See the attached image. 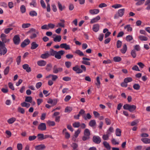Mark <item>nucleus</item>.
<instances>
[{
    "instance_id": "nucleus-14",
    "label": "nucleus",
    "mask_w": 150,
    "mask_h": 150,
    "mask_svg": "<svg viewBox=\"0 0 150 150\" xmlns=\"http://www.w3.org/2000/svg\"><path fill=\"white\" fill-rule=\"evenodd\" d=\"M60 47L62 48H64L66 50H70V46L69 45H67L66 43H62L60 44Z\"/></svg>"
},
{
    "instance_id": "nucleus-60",
    "label": "nucleus",
    "mask_w": 150,
    "mask_h": 150,
    "mask_svg": "<svg viewBox=\"0 0 150 150\" xmlns=\"http://www.w3.org/2000/svg\"><path fill=\"white\" fill-rule=\"evenodd\" d=\"M122 44V42L120 40H118L117 42V48H119L121 47Z\"/></svg>"
},
{
    "instance_id": "nucleus-13",
    "label": "nucleus",
    "mask_w": 150,
    "mask_h": 150,
    "mask_svg": "<svg viewBox=\"0 0 150 150\" xmlns=\"http://www.w3.org/2000/svg\"><path fill=\"white\" fill-rule=\"evenodd\" d=\"M23 68L27 72H29L31 71V69L28 64H25L23 65Z\"/></svg>"
},
{
    "instance_id": "nucleus-9",
    "label": "nucleus",
    "mask_w": 150,
    "mask_h": 150,
    "mask_svg": "<svg viewBox=\"0 0 150 150\" xmlns=\"http://www.w3.org/2000/svg\"><path fill=\"white\" fill-rule=\"evenodd\" d=\"M83 60L82 61L81 63L83 64L88 66H90L91 65L90 62L87 61L90 60V59L89 58L86 57H83L82 58Z\"/></svg>"
},
{
    "instance_id": "nucleus-52",
    "label": "nucleus",
    "mask_w": 150,
    "mask_h": 150,
    "mask_svg": "<svg viewBox=\"0 0 150 150\" xmlns=\"http://www.w3.org/2000/svg\"><path fill=\"white\" fill-rule=\"evenodd\" d=\"M122 6V5L120 4H116L113 5V8L115 9L118 8Z\"/></svg>"
},
{
    "instance_id": "nucleus-31",
    "label": "nucleus",
    "mask_w": 150,
    "mask_h": 150,
    "mask_svg": "<svg viewBox=\"0 0 150 150\" xmlns=\"http://www.w3.org/2000/svg\"><path fill=\"white\" fill-rule=\"evenodd\" d=\"M16 120V119L14 117H12L7 120V122L9 124L13 123Z\"/></svg>"
},
{
    "instance_id": "nucleus-2",
    "label": "nucleus",
    "mask_w": 150,
    "mask_h": 150,
    "mask_svg": "<svg viewBox=\"0 0 150 150\" xmlns=\"http://www.w3.org/2000/svg\"><path fill=\"white\" fill-rule=\"evenodd\" d=\"M123 107L124 109L128 110L130 112H132L136 108V106L135 105H130L127 104L124 105Z\"/></svg>"
},
{
    "instance_id": "nucleus-23",
    "label": "nucleus",
    "mask_w": 150,
    "mask_h": 150,
    "mask_svg": "<svg viewBox=\"0 0 150 150\" xmlns=\"http://www.w3.org/2000/svg\"><path fill=\"white\" fill-rule=\"evenodd\" d=\"M141 140L144 144H150V139L147 138H143L141 139Z\"/></svg>"
},
{
    "instance_id": "nucleus-18",
    "label": "nucleus",
    "mask_w": 150,
    "mask_h": 150,
    "mask_svg": "<svg viewBox=\"0 0 150 150\" xmlns=\"http://www.w3.org/2000/svg\"><path fill=\"white\" fill-rule=\"evenodd\" d=\"M90 13L92 15L96 14L99 12V11L98 9H94L90 10Z\"/></svg>"
},
{
    "instance_id": "nucleus-33",
    "label": "nucleus",
    "mask_w": 150,
    "mask_h": 150,
    "mask_svg": "<svg viewBox=\"0 0 150 150\" xmlns=\"http://www.w3.org/2000/svg\"><path fill=\"white\" fill-rule=\"evenodd\" d=\"M20 9L21 12L22 13H25L26 11V8L24 5H22L21 6Z\"/></svg>"
},
{
    "instance_id": "nucleus-48",
    "label": "nucleus",
    "mask_w": 150,
    "mask_h": 150,
    "mask_svg": "<svg viewBox=\"0 0 150 150\" xmlns=\"http://www.w3.org/2000/svg\"><path fill=\"white\" fill-rule=\"evenodd\" d=\"M18 111L21 113L23 114L25 113L24 109L21 107H18Z\"/></svg>"
},
{
    "instance_id": "nucleus-37",
    "label": "nucleus",
    "mask_w": 150,
    "mask_h": 150,
    "mask_svg": "<svg viewBox=\"0 0 150 150\" xmlns=\"http://www.w3.org/2000/svg\"><path fill=\"white\" fill-rule=\"evenodd\" d=\"M52 66L51 64H49L46 65V69L47 71H50L52 68Z\"/></svg>"
},
{
    "instance_id": "nucleus-61",
    "label": "nucleus",
    "mask_w": 150,
    "mask_h": 150,
    "mask_svg": "<svg viewBox=\"0 0 150 150\" xmlns=\"http://www.w3.org/2000/svg\"><path fill=\"white\" fill-rule=\"evenodd\" d=\"M23 148L22 145L21 143L18 144L17 145V148L18 150H22Z\"/></svg>"
},
{
    "instance_id": "nucleus-51",
    "label": "nucleus",
    "mask_w": 150,
    "mask_h": 150,
    "mask_svg": "<svg viewBox=\"0 0 150 150\" xmlns=\"http://www.w3.org/2000/svg\"><path fill=\"white\" fill-rule=\"evenodd\" d=\"M57 51L54 50L53 49H51L50 50V55L54 56Z\"/></svg>"
},
{
    "instance_id": "nucleus-57",
    "label": "nucleus",
    "mask_w": 150,
    "mask_h": 150,
    "mask_svg": "<svg viewBox=\"0 0 150 150\" xmlns=\"http://www.w3.org/2000/svg\"><path fill=\"white\" fill-rule=\"evenodd\" d=\"M30 6H33V7H35L36 6L37 4L35 0H32V1L30 4Z\"/></svg>"
},
{
    "instance_id": "nucleus-53",
    "label": "nucleus",
    "mask_w": 150,
    "mask_h": 150,
    "mask_svg": "<svg viewBox=\"0 0 150 150\" xmlns=\"http://www.w3.org/2000/svg\"><path fill=\"white\" fill-rule=\"evenodd\" d=\"M112 132V127H111L107 131L106 134L109 136L111 134Z\"/></svg>"
},
{
    "instance_id": "nucleus-46",
    "label": "nucleus",
    "mask_w": 150,
    "mask_h": 150,
    "mask_svg": "<svg viewBox=\"0 0 150 150\" xmlns=\"http://www.w3.org/2000/svg\"><path fill=\"white\" fill-rule=\"evenodd\" d=\"M132 81V79L131 77H127L124 79V82L127 83L131 82Z\"/></svg>"
},
{
    "instance_id": "nucleus-34",
    "label": "nucleus",
    "mask_w": 150,
    "mask_h": 150,
    "mask_svg": "<svg viewBox=\"0 0 150 150\" xmlns=\"http://www.w3.org/2000/svg\"><path fill=\"white\" fill-rule=\"evenodd\" d=\"M121 132V130L120 129L117 128L115 131V134L117 136H120Z\"/></svg>"
},
{
    "instance_id": "nucleus-25",
    "label": "nucleus",
    "mask_w": 150,
    "mask_h": 150,
    "mask_svg": "<svg viewBox=\"0 0 150 150\" xmlns=\"http://www.w3.org/2000/svg\"><path fill=\"white\" fill-rule=\"evenodd\" d=\"M62 39L60 35H57L56 37L53 39V40L55 42H59Z\"/></svg>"
},
{
    "instance_id": "nucleus-38",
    "label": "nucleus",
    "mask_w": 150,
    "mask_h": 150,
    "mask_svg": "<svg viewBox=\"0 0 150 150\" xmlns=\"http://www.w3.org/2000/svg\"><path fill=\"white\" fill-rule=\"evenodd\" d=\"M32 101V98L31 96H27L25 98V101L31 103Z\"/></svg>"
},
{
    "instance_id": "nucleus-29",
    "label": "nucleus",
    "mask_w": 150,
    "mask_h": 150,
    "mask_svg": "<svg viewBox=\"0 0 150 150\" xmlns=\"http://www.w3.org/2000/svg\"><path fill=\"white\" fill-rule=\"evenodd\" d=\"M75 53L78 54L80 56H85V54L83 53V52L79 50H76L75 52Z\"/></svg>"
},
{
    "instance_id": "nucleus-47",
    "label": "nucleus",
    "mask_w": 150,
    "mask_h": 150,
    "mask_svg": "<svg viewBox=\"0 0 150 150\" xmlns=\"http://www.w3.org/2000/svg\"><path fill=\"white\" fill-rule=\"evenodd\" d=\"M96 81V84L98 88H99L100 84V82L99 77L98 76L97 77Z\"/></svg>"
},
{
    "instance_id": "nucleus-15",
    "label": "nucleus",
    "mask_w": 150,
    "mask_h": 150,
    "mask_svg": "<svg viewBox=\"0 0 150 150\" xmlns=\"http://www.w3.org/2000/svg\"><path fill=\"white\" fill-rule=\"evenodd\" d=\"M100 17L99 16H98L96 17L93 18L91 19L90 21L91 23H95L97 22L98 20H100Z\"/></svg>"
},
{
    "instance_id": "nucleus-44",
    "label": "nucleus",
    "mask_w": 150,
    "mask_h": 150,
    "mask_svg": "<svg viewBox=\"0 0 150 150\" xmlns=\"http://www.w3.org/2000/svg\"><path fill=\"white\" fill-rule=\"evenodd\" d=\"M145 0H140L137 1V2L135 4L137 6H139L143 4L144 1Z\"/></svg>"
},
{
    "instance_id": "nucleus-5",
    "label": "nucleus",
    "mask_w": 150,
    "mask_h": 150,
    "mask_svg": "<svg viewBox=\"0 0 150 150\" xmlns=\"http://www.w3.org/2000/svg\"><path fill=\"white\" fill-rule=\"evenodd\" d=\"M65 53V52L64 51L62 50L57 52L54 57L57 59H59L61 58V56L63 55Z\"/></svg>"
},
{
    "instance_id": "nucleus-17",
    "label": "nucleus",
    "mask_w": 150,
    "mask_h": 150,
    "mask_svg": "<svg viewBox=\"0 0 150 150\" xmlns=\"http://www.w3.org/2000/svg\"><path fill=\"white\" fill-rule=\"evenodd\" d=\"M37 63L38 66L41 67L45 66L46 64V62L43 60L39 61Z\"/></svg>"
},
{
    "instance_id": "nucleus-3",
    "label": "nucleus",
    "mask_w": 150,
    "mask_h": 150,
    "mask_svg": "<svg viewBox=\"0 0 150 150\" xmlns=\"http://www.w3.org/2000/svg\"><path fill=\"white\" fill-rule=\"evenodd\" d=\"M125 12V9L124 8L119 9L116 14L115 15L114 18L117 19L119 17H122L124 14Z\"/></svg>"
},
{
    "instance_id": "nucleus-12",
    "label": "nucleus",
    "mask_w": 150,
    "mask_h": 150,
    "mask_svg": "<svg viewBox=\"0 0 150 150\" xmlns=\"http://www.w3.org/2000/svg\"><path fill=\"white\" fill-rule=\"evenodd\" d=\"M46 148V146L45 145L41 144L38 146H36L35 147V149L36 150H43Z\"/></svg>"
},
{
    "instance_id": "nucleus-30",
    "label": "nucleus",
    "mask_w": 150,
    "mask_h": 150,
    "mask_svg": "<svg viewBox=\"0 0 150 150\" xmlns=\"http://www.w3.org/2000/svg\"><path fill=\"white\" fill-rule=\"evenodd\" d=\"M21 106L23 107H25L27 108H29L30 106V104L25 102L21 103Z\"/></svg>"
},
{
    "instance_id": "nucleus-64",
    "label": "nucleus",
    "mask_w": 150,
    "mask_h": 150,
    "mask_svg": "<svg viewBox=\"0 0 150 150\" xmlns=\"http://www.w3.org/2000/svg\"><path fill=\"white\" fill-rule=\"evenodd\" d=\"M85 111L83 110V109H81L79 112V114L80 116L81 115H82L83 116V115H84L85 114Z\"/></svg>"
},
{
    "instance_id": "nucleus-10",
    "label": "nucleus",
    "mask_w": 150,
    "mask_h": 150,
    "mask_svg": "<svg viewBox=\"0 0 150 150\" xmlns=\"http://www.w3.org/2000/svg\"><path fill=\"white\" fill-rule=\"evenodd\" d=\"M38 129L41 131H44L46 129V126L45 123H42L38 126Z\"/></svg>"
},
{
    "instance_id": "nucleus-27",
    "label": "nucleus",
    "mask_w": 150,
    "mask_h": 150,
    "mask_svg": "<svg viewBox=\"0 0 150 150\" xmlns=\"http://www.w3.org/2000/svg\"><path fill=\"white\" fill-rule=\"evenodd\" d=\"M96 122L94 120H91L89 123V125L91 127H93L96 125Z\"/></svg>"
},
{
    "instance_id": "nucleus-42",
    "label": "nucleus",
    "mask_w": 150,
    "mask_h": 150,
    "mask_svg": "<svg viewBox=\"0 0 150 150\" xmlns=\"http://www.w3.org/2000/svg\"><path fill=\"white\" fill-rule=\"evenodd\" d=\"M13 28H8L5 29L4 30V33L6 34H8L9 33L10 31L12 30Z\"/></svg>"
},
{
    "instance_id": "nucleus-28",
    "label": "nucleus",
    "mask_w": 150,
    "mask_h": 150,
    "mask_svg": "<svg viewBox=\"0 0 150 150\" xmlns=\"http://www.w3.org/2000/svg\"><path fill=\"white\" fill-rule=\"evenodd\" d=\"M83 135L90 137V132L89 130L88 129H85L84 131Z\"/></svg>"
},
{
    "instance_id": "nucleus-6",
    "label": "nucleus",
    "mask_w": 150,
    "mask_h": 150,
    "mask_svg": "<svg viewBox=\"0 0 150 150\" xmlns=\"http://www.w3.org/2000/svg\"><path fill=\"white\" fill-rule=\"evenodd\" d=\"M7 35L4 33H2L1 34L0 36V38L2 40V43H6V42H9L10 41V39H7L6 38Z\"/></svg>"
},
{
    "instance_id": "nucleus-4",
    "label": "nucleus",
    "mask_w": 150,
    "mask_h": 150,
    "mask_svg": "<svg viewBox=\"0 0 150 150\" xmlns=\"http://www.w3.org/2000/svg\"><path fill=\"white\" fill-rule=\"evenodd\" d=\"M13 40L15 45H18L20 42L19 35H15L13 38Z\"/></svg>"
},
{
    "instance_id": "nucleus-62",
    "label": "nucleus",
    "mask_w": 150,
    "mask_h": 150,
    "mask_svg": "<svg viewBox=\"0 0 150 150\" xmlns=\"http://www.w3.org/2000/svg\"><path fill=\"white\" fill-rule=\"evenodd\" d=\"M8 85L9 88L12 90H14V88L13 85V83L11 82H9L8 83Z\"/></svg>"
},
{
    "instance_id": "nucleus-54",
    "label": "nucleus",
    "mask_w": 150,
    "mask_h": 150,
    "mask_svg": "<svg viewBox=\"0 0 150 150\" xmlns=\"http://www.w3.org/2000/svg\"><path fill=\"white\" fill-rule=\"evenodd\" d=\"M21 56H18L16 58V61L18 65H19L20 64L21 62Z\"/></svg>"
},
{
    "instance_id": "nucleus-7",
    "label": "nucleus",
    "mask_w": 150,
    "mask_h": 150,
    "mask_svg": "<svg viewBox=\"0 0 150 150\" xmlns=\"http://www.w3.org/2000/svg\"><path fill=\"white\" fill-rule=\"evenodd\" d=\"M93 141L95 144H99L101 142V139L99 136L94 135L93 137Z\"/></svg>"
},
{
    "instance_id": "nucleus-16",
    "label": "nucleus",
    "mask_w": 150,
    "mask_h": 150,
    "mask_svg": "<svg viewBox=\"0 0 150 150\" xmlns=\"http://www.w3.org/2000/svg\"><path fill=\"white\" fill-rule=\"evenodd\" d=\"M31 45L30 49L32 50L35 49L38 47L39 46L35 42H32Z\"/></svg>"
},
{
    "instance_id": "nucleus-35",
    "label": "nucleus",
    "mask_w": 150,
    "mask_h": 150,
    "mask_svg": "<svg viewBox=\"0 0 150 150\" xmlns=\"http://www.w3.org/2000/svg\"><path fill=\"white\" fill-rule=\"evenodd\" d=\"M29 14L30 16L32 17L36 16L37 15V13L34 11H30Z\"/></svg>"
},
{
    "instance_id": "nucleus-55",
    "label": "nucleus",
    "mask_w": 150,
    "mask_h": 150,
    "mask_svg": "<svg viewBox=\"0 0 150 150\" xmlns=\"http://www.w3.org/2000/svg\"><path fill=\"white\" fill-rule=\"evenodd\" d=\"M134 49L135 50L139 51L140 50L141 48L139 45H136L134 46Z\"/></svg>"
},
{
    "instance_id": "nucleus-58",
    "label": "nucleus",
    "mask_w": 150,
    "mask_h": 150,
    "mask_svg": "<svg viewBox=\"0 0 150 150\" xmlns=\"http://www.w3.org/2000/svg\"><path fill=\"white\" fill-rule=\"evenodd\" d=\"M47 124L49 126H54L55 125V123L54 121H51L50 120L48 121L47 122Z\"/></svg>"
},
{
    "instance_id": "nucleus-11",
    "label": "nucleus",
    "mask_w": 150,
    "mask_h": 150,
    "mask_svg": "<svg viewBox=\"0 0 150 150\" xmlns=\"http://www.w3.org/2000/svg\"><path fill=\"white\" fill-rule=\"evenodd\" d=\"M30 42V40L28 39H27L25 40L22 43L21 45V47L23 48L25 47L29 44Z\"/></svg>"
},
{
    "instance_id": "nucleus-8",
    "label": "nucleus",
    "mask_w": 150,
    "mask_h": 150,
    "mask_svg": "<svg viewBox=\"0 0 150 150\" xmlns=\"http://www.w3.org/2000/svg\"><path fill=\"white\" fill-rule=\"evenodd\" d=\"M53 73L54 74H57L59 72H60L62 71V69L61 67H57L56 65L54 66L53 68Z\"/></svg>"
},
{
    "instance_id": "nucleus-50",
    "label": "nucleus",
    "mask_w": 150,
    "mask_h": 150,
    "mask_svg": "<svg viewBox=\"0 0 150 150\" xmlns=\"http://www.w3.org/2000/svg\"><path fill=\"white\" fill-rule=\"evenodd\" d=\"M134 88L136 90H139L140 88V86L138 84H134L133 86Z\"/></svg>"
},
{
    "instance_id": "nucleus-63",
    "label": "nucleus",
    "mask_w": 150,
    "mask_h": 150,
    "mask_svg": "<svg viewBox=\"0 0 150 150\" xmlns=\"http://www.w3.org/2000/svg\"><path fill=\"white\" fill-rule=\"evenodd\" d=\"M133 39L132 37L130 35H128L126 36V40L128 41H129Z\"/></svg>"
},
{
    "instance_id": "nucleus-43",
    "label": "nucleus",
    "mask_w": 150,
    "mask_h": 150,
    "mask_svg": "<svg viewBox=\"0 0 150 150\" xmlns=\"http://www.w3.org/2000/svg\"><path fill=\"white\" fill-rule=\"evenodd\" d=\"M37 137L39 140H42L44 139L43 134H38Z\"/></svg>"
},
{
    "instance_id": "nucleus-39",
    "label": "nucleus",
    "mask_w": 150,
    "mask_h": 150,
    "mask_svg": "<svg viewBox=\"0 0 150 150\" xmlns=\"http://www.w3.org/2000/svg\"><path fill=\"white\" fill-rule=\"evenodd\" d=\"M73 127L75 128H78L80 125V123L79 122H75L72 125Z\"/></svg>"
},
{
    "instance_id": "nucleus-49",
    "label": "nucleus",
    "mask_w": 150,
    "mask_h": 150,
    "mask_svg": "<svg viewBox=\"0 0 150 150\" xmlns=\"http://www.w3.org/2000/svg\"><path fill=\"white\" fill-rule=\"evenodd\" d=\"M124 28L127 29L128 31H131L132 30V28L130 27V25H128L124 27Z\"/></svg>"
},
{
    "instance_id": "nucleus-26",
    "label": "nucleus",
    "mask_w": 150,
    "mask_h": 150,
    "mask_svg": "<svg viewBox=\"0 0 150 150\" xmlns=\"http://www.w3.org/2000/svg\"><path fill=\"white\" fill-rule=\"evenodd\" d=\"M127 50V45L126 44L123 45L122 48L121 50V52L123 54H125L126 53Z\"/></svg>"
},
{
    "instance_id": "nucleus-1",
    "label": "nucleus",
    "mask_w": 150,
    "mask_h": 150,
    "mask_svg": "<svg viewBox=\"0 0 150 150\" xmlns=\"http://www.w3.org/2000/svg\"><path fill=\"white\" fill-rule=\"evenodd\" d=\"M7 51L5 44L0 40V55H5L7 53Z\"/></svg>"
},
{
    "instance_id": "nucleus-41",
    "label": "nucleus",
    "mask_w": 150,
    "mask_h": 150,
    "mask_svg": "<svg viewBox=\"0 0 150 150\" xmlns=\"http://www.w3.org/2000/svg\"><path fill=\"white\" fill-rule=\"evenodd\" d=\"M9 71V67L7 66L5 69L4 72V75H6L8 74Z\"/></svg>"
},
{
    "instance_id": "nucleus-19",
    "label": "nucleus",
    "mask_w": 150,
    "mask_h": 150,
    "mask_svg": "<svg viewBox=\"0 0 150 150\" xmlns=\"http://www.w3.org/2000/svg\"><path fill=\"white\" fill-rule=\"evenodd\" d=\"M83 117L85 120H90L91 119L92 116L89 113H87L86 115H83Z\"/></svg>"
},
{
    "instance_id": "nucleus-56",
    "label": "nucleus",
    "mask_w": 150,
    "mask_h": 150,
    "mask_svg": "<svg viewBox=\"0 0 150 150\" xmlns=\"http://www.w3.org/2000/svg\"><path fill=\"white\" fill-rule=\"evenodd\" d=\"M37 137L35 135L30 136L28 137V140L30 141H32L35 140Z\"/></svg>"
},
{
    "instance_id": "nucleus-45",
    "label": "nucleus",
    "mask_w": 150,
    "mask_h": 150,
    "mask_svg": "<svg viewBox=\"0 0 150 150\" xmlns=\"http://www.w3.org/2000/svg\"><path fill=\"white\" fill-rule=\"evenodd\" d=\"M131 54L133 58H135L136 57L137 54L134 50H133L131 51Z\"/></svg>"
},
{
    "instance_id": "nucleus-32",
    "label": "nucleus",
    "mask_w": 150,
    "mask_h": 150,
    "mask_svg": "<svg viewBox=\"0 0 150 150\" xmlns=\"http://www.w3.org/2000/svg\"><path fill=\"white\" fill-rule=\"evenodd\" d=\"M103 144L105 148H106L107 149H110V145L107 142H103Z\"/></svg>"
},
{
    "instance_id": "nucleus-20",
    "label": "nucleus",
    "mask_w": 150,
    "mask_h": 150,
    "mask_svg": "<svg viewBox=\"0 0 150 150\" xmlns=\"http://www.w3.org/2000/svg\"><path fill=\"white\" fill-rule=\"evenodd\" d=\"M50 56V54L48 52H46L44 54H42L41 56V57L43 59H45L47 58Z\"/></svg>"
},
{
    "instance_id": "nucleus-40",
    "label": "nucleus",
    "mask_w": 150,
    "mask_h": 150,
    "mask_svg": "<svg viewBox=\"0 0 150 150\" xmlns=\"http://www.w3.org/2000/svg\"><path fill=\"white\" fill-rule=\"evenodd\" d=\"M31 24L29 23H24L22 25V27L23 28H28L30 26Z\"/></svg>"
},
{
    "instance_id": "nucleus-36",
    "label": "nucleus",
    "mask_w": 150,
    "mask_h": 150,
    "mask_svg": "<svg viewBox=\"0 0 150 150\" xmlns=\"http://www.w3.org/2000/svg\"><path fill=\"white\" fill-rule=\"evenodd\" d=\"M114 61L116 62H118L122 60V58L120 57L116 56L114 57L113 58Z\"/></svg>"
},
{
    "instance_id": "nucleus-21",
    "label": "nucleus",
    "mask_w": 150,
    "mask_h": 150,
    "mask_svg": "<svg viewBox=\"0 0 150 150\" xmlns=\"http://www.w3.org/2000/svg\"><path fill=\"white\" fill-rule=\"evenodd\" d=\"M57 4L59 9L60 11H62L65 8V6H62L59 2H58Z\"/></svg>"
},
{
    "instance_id": "nucleus-22",
    "label": "nucleus",
    "mask_w": 150,
    "mask_h": 150,
    "mask_svg": "<svg viewBox=\"0 0 150 150\" xmlns=\"http://www.w3.org/2000/svg\"><path fill=\"white\" fill-rule=\"evenodd\" d=\"M99 28V25L98 24H96L93 25L92 29L95 32H97L98 31Z\"/></svg>"
},
{
    "instance_id": "nucleus-59",
    "label": "nucleus",
    "mask_w": 150,
    "mask_h": 150,
    "mask_svg": "<svg viewBox=\"0 0 150 150\" xmlns=\"http://www.w3.org/2000/svg\"><path fill=\"white\" fill-rule=\"evenodd\" d=\"M65 64L67 68H69L71 65V63L70 62H66Z\"/></svg>"
},
{
    "instance_id": "nucleus-24",
    "label": "nucleus",
    "mask_w": 150,
    "mask_h": 150,
    "mask_svg": "<svg viewBox=\"0 0 150 150\" xmlns=\"http://www.w3.org/2000/svg\"><path fill=\"white\" fill-rule=\"evenodd\" d=\"M138 38L140 40L142 41H146L148 40V38L142 35H139Z\"/></svg>"
}]
</instances>
